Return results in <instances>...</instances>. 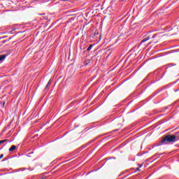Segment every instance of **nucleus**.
<instances>
[{
	"mask_svg": "<svg viewBox=\"0 0 179 179\" xmlns=\"http://www.w3.org/2000/svg\"><path fill=\"white\" fill-rule=\"evenodd\" d=\"M179 141V131L174 134H168L164 138L162 139L161 143L163 144L165 142H169L171 143H175Z\"/></svg>",
	"mask_w": 179,
	"mask_h": 179,
	"instance_id": "f257e3e1",
	"label": "nucleus"
},
{
	"mask_svg": "<svg viewBox=\"0 0 179 179\" xmlns=\"http://www.w3.org/2000/svg\"><path fill=\"white\" fill-rule=\"evenodd\" d=\"M148 37L150 38L148 40L150 41L148 44H152V43L156 44V43H159V36H157V34L150 35V36H148Z\"/></svg>",
	"mask_w": 179,
	"mask_h": 179,
	"instance_id": "f03ea898",
	"label": "nucleus"
},
{
	"mask_svg": "<svg viewBox=\"0 0 179 179\" xmlns=\"http://www.w3.org/2000/svg\"><path fill=\"white\" fill-rule=\"evenodd\" d=\"M6 57H8V54L0 55V62H1V61H3L5 58H6Z\"/></svg>",
	"mask_w": 179,
	"mask_h": 179,
	"instance_id": "7ed1b4c3",
	"label": "nucleus"
},
{
	"mask_svg": "<svg viewBox=\"0 0 179 179\" xmlns=\"http://www.w3.org/2000/svg\"><path fill=\"white\" fill-rule=\"evenodd\" d=\"M50 86H51V80H50L45 86V90H48L50 89Z\"/></svg>",
	"mask_w": 179,
	"mask_h": 179,
	"instance_id": "20e7f679",
	"label": "nucleus"
},
{
	"mask_svg": "<svg viewBox=\"0 0 179 179\" xmlns=\"http://www.w3.org/2000/svg\"><path fill=\"white\" fill-rule=\"evenodd\" d=\"M149 38H149L148 36H147L146 38H145L144 39H143L141 41V44H143V43H146V41H149Z\"/></svg>",
	"mask_w": 179,
	"mask_h": 179,
	"instance_id": "39448f33",
	"label": "nucleus"
},
{
	"mask_svg": "<svg viewBox=\"0 0 179 179\" xmlns=\"http://www.w3.org/2000/svg\"><path fill=\"white\" fill-rule=\"evenodd\" d=\"M16 149V146L15 145H12L10 148H9V152H13V150H15Z\"/></svg>",
	"mask_w": 179,
	"mask_h": 179,
	"instance_id": "423d86ee",
	"label": "nucleus"
},
{
	"mask_svg": "<svg viewBox=\"0 0 179 179\" xmlns=\"http://www.w3.org/2000/svg\"><path fill=\"white\" fill-rule=\"evenodd\" d=\"M5 142H10V141H9V140L8 139L1 140L0 141V145H2V143H5Z\"/></svg>",
	"mask_w": 179,
	"mask_h": 179,
	"instance_id": "0eeeda50",
	"label": "nucleus"
},
{
	"mask_svg": "<svg viewBox=\"0 0 179 179\" xmlns=\"http://www.w3.org/2000/svg\"><path fill=\"white\" fill-rule=\"evenodd\" d=\"M92 48H93V45H90V46L88 47V48L87 49V51L89 52L90 51V50H92Z\"/></svg>",
	"mask_w": 179,
	"mask_h": 179,
	"instance_id": "6e6552de",
	"label": "nucleus"
},
{
	"mask_svg": "<svg viewBox=\"0 0 179 179\" xmlns=\"http://www.w3.org/2000/svg\"><path fill=\"white\" fill-rule=\"evenodd\" d=\"M138 166H139L138 168H139V169H141V167H143V164H138Z\"/></svg>",
	"mask_w": 179,
	"mask_h": 179,
	"instance_id": "1a4fd4ad",
	"label": "nucleus"
},
{
	"mask_svg": "<svg viewBox=\"0 0 179 179\" xmlns=\"http://www.w3.org/2000/svg\"><path fill=\"white\" fill-rule=\"evenodd\" d=\"M3 154H1V155H0V159H3Z\"/></svg>",
	"mask_w": 179,
	"mask_h": 179,
	"instance_id": "9d476101",
	"label": "nucleus"
},
{
	"mask_svg": "<svg viewBox=\"0 0 179 179\" xmlns=\"http://www.w3.org/2000/svg\"><path fill=\"white\" fill-rule=\"evenodd\" d=\"M140 169H141V168H136V171H141Z\"/></svg>",
	"mask_w": 179,
	"mask_h": 179,
	"instance_id": "9b49d317",
	"label": "nucleus"
},
{
	"mask_svg": "<svg viewBox=\"0 0 179 179\" xmlns=\"http://www.w3.org/2000/svg\"><path fill=\"white\" fill-rule=\"evenodd\" d=\"M1 103H2L3 107H4V106H5V101L1 102Z\"/></svg>",
	"mask_w": 179,
	"mask_h": 179,
	"instance_id": "f8f14e48",
	"label": "nucleus"
},
{
	"mask_svg": "<svg viewBox=\"0 0 179 179\" xmlns=\"http://www.w3.org/2000/svg\"><path fill=\"white\" fill-rule=\"evenodd\" d=\"M94 36H96V34H94Z\"/></svg>",
	"mask_w": 179,
	"mask_h": 179,
	"instance_id": "ddd939ff",
	"label": "nucleus"
}]
</instances>
